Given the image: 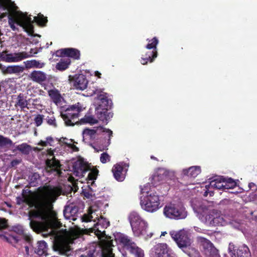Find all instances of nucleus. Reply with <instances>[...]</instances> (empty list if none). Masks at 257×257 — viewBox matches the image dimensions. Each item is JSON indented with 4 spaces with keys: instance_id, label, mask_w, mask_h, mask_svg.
<instances>
[{
    "instance_id": "f257e3e1",
    "label": "nucleus",
    "mask_w": 257,
    "mask_h": 257,
    "mask_svg": "<svg viewBox=\"0 0 257 257\" xmlns=\"http://www.w3.org/2000/svg\"><path fill=\"white\" fill-rule=\"evenodd\" d=\"M37 190V193L32 198L26 195L24 193L26 190H23L22 196L25 199L24 203L31 208L34 207L36 208V210L30 211V217L46 221L49 219L53 208L52 203L60 195V190L56 187L45 185L39 187Z\"/></svg>"
},
{
    "instance_id": "f03ea898",
    "label": "nucleus",
    "mask_w": 257,
    "mask_h": 257,
    "mask_svg": "<svg viewBox=\"0 0 257 257\" xmlns=\"http://www.w3.org/2000/svg\"><path fill=\"white\" fill-rule=\"evenodd\" d=\"M170 234L178 246L189 256L199 257L200 253L198 250L194 248H190L191 239L188 237L187 231L184 230H172L170 232Z\"/></svg>"
},
{
    "instance_id": "7ed1b4c3",
    "label": "nucleus",
    "mask_w": 257,
    "mask_h": 257,
    "mask_svg": "<svg viewBox=\"0 0 257 257\" xmlns=\"http://www.w3.org/2000/svg\"><path fill=\"white\" fill-rule=\"evenodd\" d=\"M82 110V105L78 102L69 105L66 109L61 112V116L67 126H74L79 121L80 113Z\"/></svg>"
},
{
    "instance_id": "20e7f679",
    "label": "nucleus",
    "mask_w": 257,
    "mask_h": 257,
    "mask_svg": "<svg viewBox=\"0 0 257 257\" xmlns=\"http://www.w3.org/2000/svg\"><path fill=\"white\" fill-rule=\"evenodd\" d=\"M128 220L132 230L136 236L148 235L147 233V222L142 218L138 212L136 211L131 212L128 216Z\"/></svg>"
},
{
    "instance_id": "39448f33",
    "label": "nucleus",
    "mask_w": 257,
    "mask_h": 257,
    "mask_svg": "<svg viewBox=\"0 0 257 257\" xmlns=\"http://www.w3.org/2000/svg\"><path fill=\"white\" fill-rule=\"evenodd\" d=\"M141 205L142 208L148 212L157 211L161 207L159 195L156 192H147V195L141 198Z\"/></svg>"
},
{
    "instance_id": "423d86ee",
    "label": "nucleus",
    "mask_w": 257,
    "mask_h": 257,
    "mask_svg": "<svg viewBox=\"0 0 257 257\" xmlns=\"http://www.w3.org/2000/svg\"><path fill=\"white\" fill-rule=\"evenodd\" d=\"M165 215L170 219H182L186 217L187 212L185 207L179 204H169L164 208Z\"/></svg>"
},
{
    "instance_id": "0eeeda50",
    "label": "nucleus",
    "mask_w": 257,
    "mask_h": 257,
    "mask_svg": "<svg viewBox=\"0 0 257 257\" xmlns=\"http://www.w3.org/2000/svg\"><path fill=\"white\" fill-rule=\"evenodd\" d=\"M53 249L61 255L67 257L71 255L72 250L68 240L63 237L56 238L53 242Z\"/></svg>"
},
{
    "instance_id": "6e6552de",
    "label": "nucleus",
    "mask_w": 257,
    "mask_h": 257,
    "mask_svg": "<svg viewBox=\"0 0 257 257\" xmlns=\"http://www.w3.org/2000/svg\"><path fill=\"white\" fill-rule=\"evenodd\" d=\"M112 243V240L108 241L106 246L103 248L100 252L95 249H90L79 257H97L98 255L99 257H114L111 248Z\"/></svg>"
},
{
    "instance_id": "1a4fd4ad",
    "label": "nucleus",
    "mask_w": 257,
    "mask_h": 257,
    "mask_svg": "<svg viewBox=\"0 0 257 257\" xmlns=\"http://www.w3.org/2000/svg\"><path fill=\"white\" fill-rule=\"evenodd\" d=\"M37 53V50L33 48L31 49L29 52H22L13 54L10 53L6 55V61L8 62H19L24 59L32 57Z\"/></svg>"
},
{
    "instance_id": "9d476101",
    "label": "nucleus",
    "mask_w": 257,
    "mask_h": 257,
    "mask_svg": "<svg viewBox=\"0 0 257 257\" xmlns=\"http://www.w3.org/2000/svg\"><path fill=\"white\" fill-rule=\"evenodd\" d=\"M128 165L123 162L114 165L112 169L113 176L118 181H122L125 178Z\"/></svg>"
},
{
    "instance_id": "9b49d317",
    "label": "nucleus",
    "mask_w": 257,
    "mask_h": 257,
    "mask_svg": "<svg viewBox=\"0 0 257 257\" xmlns=\"http://www.w3.org/2000/svg\"><path fill=\"white\" fill-rule=\"evenodd\" d=\"M150 255V257H169L168 245L165 243L156 244L151 249Z\"/></svg>"
},
{
    "instance_id": "f8f14e48",
    "label": "nucleus",
    "mask_w": 257,
    "mask_h": 257,
    "mask_svg": "<svg viewBox=\"0 0 257 257\" xmlns=\"http://www.w3.org/2000/svg\"><path fill=\"white\" fill-rule=\"evenodd\" d=\"M10 5L8 6L10 9V14L8 17V23L12 30L18 31V28L15 25L16 24L17 26H19V20L18 17V7L15 4L14 5Z\"/></svg>"
},
{
    "instance_id": "ddd939ff",
    "label": "nucleus",
    "mask_w": 257,
    "mask_h": 257,
    "mask_svg": "<svg viewBox=\"0 0 257 257\" xmlns=\"http://www.w3.org/2000/svg\"><path fill=\"white\" fill-rule=\"evenodd\" d=\"M109 221L103 217L101 216L99 218H98V221L94 226V230L96 235L99 238L101 239L102 237L107 238L105 230L99 229V226H100L102 229H105L109 226Z\"/></svg>"
},
{
    "instance_id": "4468645a",
    "label": "nucleus",
    "mask_w": 257,
    "mask_h": 257,
    "mask_svg": "<svg viewBox=\"0 0 257 257\" xmlns=\"http://www.w3.org/2000/svg\"><path fill=\"white\" fill-rule=\"evenodd\" d=\"M170 173L169 170L165 168H158L152 176L151 184L153 186H157L167 178Z\"/></svg>"
},
{
    "instance_id": "2eb2a0df",
    "label": "nucleus",
    "mask_w": 257,
    "mask_h": 257,
    "mask_svg": "<svg viewBox=\"0 0 257 257\" xmlns=\"http://www.w3.org/2000/svg\"><path fill=\"white\" fill-rule=\"evenodd\" d=\"M70 81L75 89L80 90H84L88 84L85 76L82 74L75 75Z\"/></svg>"
},
{
    "instance_id": "dca6fc26",
    "label": "nucleus",
    "mask_w": 257,
    "mask_h": 257,
    "mask_svg": "<svg viewBox=\"0 0 257 257\" xmlns=\"http://www.w3.org/2000/svg\"><path fill=\"white\" fill-rule=\"evenodd\" d=\"M18 17L19 20V26L23 27L25 30L33 29L32 23L34 21L32 20L31 16H28L26 13L18 11Z\"/></svg>"
},
{
    "instance_id": "f3484780",
    "label": "nucleus",
    "mask_w": 257,
    "mask_h": 257,
    "mask_svg": "<svg viewBox=\"0 0 257 257\" xmlns=\"http://www.w3.org/2000/svg\"><path fill=\"white\" fill-rule=\"evenodd\" d=\"M46 169L48 171L60 172L61 166L60 161L56 159L53 154H50L49 158L46 160Z\"/></svg>"
},
{
    "instance_id": "a211bd4d",
    "label": "nucleus",
    "mask_w": 257,
    "mask_h": 257,
    "mask_svg": "<svg viewBox=\"0 0 257 257\" xmlns=\"http://www.w3.org/2000/svg\"><path fill=\"white\" fill-rule=\"evenodd\" d=\"M78 211V207L72 204L65 207L63 214L66 219L75 221L77 219Z\"/></svg>"
},
{
    "instance_id": "6ab92c4d",
    "label": "nucleus",
    "mask_w": 257,
    "mask_h": 257,
    "mask_svg": "<svg viewBox=\"0 0 257 257\" xmlns=\"http://www.w3.org/2000/svg\"><path fill=\"white\" fill-rule=\"evenodd\" d=\"M95 113L99 120L105 124L109 122L113 114L112 112L109 110V109L101 108L100 107H96Z\"/></svg>"
},
{
    "instance_id": "aec40b11",
    "label": "nucleus",
    "mask_w": 257,
    "mask_h": 257,
    "mask_svg": "<svg viewBox=\"0 0 257 257\" xmlns=\"http://www.w3.org/2000/svg\"><path fill=\"white\" fill-rule=\"evenodd\" d=\"M97 106L104 109H110L112 105V100L108 98L107 93L100 94L97 96Z\"/></svg>"
},
{
    "instance_id": "412c9836",
    "label": "nucleus",
    "mask_w": 257,
    "mask_h": 257,
    "mask_svg": "<svg viewBox=\"0 0 257 257\" xmlns=\"http://www.w3.org/2000/svg\"><path fill=\"white\" fill-rule=\"evenodd\" d=\"M89 169L90 167L88 164L82 159L77 160L73 165L74 172L77 174H80L81 175H83ZM77 175H78V174H77Z\"/></svg>"
},
{
    "instance_id": "4be33fe9",
    "label": "nucleus",
    "mask_w": 257,
    "mask_h": 257,
    "mask_svg": "<svg viewBox=\"0 0 257 257\" xmlns=\"http://www.w3.org/2000/svg\"><path fill=\"white\" fill-rule=\"evenodd\" d=\"M201 173V169L199 166H192L188 169L182 170V176L184 179L189 178H195Z\"/></svg>"
},
{
    "instance_id": "5701e85b",
    "label": "nucleus",
    "mask_w": 257,
    "mask_h": 257,
    "mask_svg": "<svg viewBox=\"0 0 257 257\" xmlns=\"http://www.w3.org/2000/svg\"><path fill=\"white\" fill-rule=\"evenodd\" d=\"M229 252L232 253V257H251V253L248 247L245 245L239 247L236 251L235 250H231L230 247L229 248Z\"/></svg>"
},
{
    "instance_id": "b1692460",
    "label": "nucleus",
    "mask_w": 257,
    "mask_h": 257,
    "mask_svg": "<svg viewBox=\"0 0 257 257\" xmlns=\"http://www.w3.org/2000/svg\"><path fill=\"white\" fill-rule=\"evenodd\" d=\"M29 77L33 81L41 84L46 81L47 74L41 71L34 70L30 74Z\"/></svg>"
},
{
    "instance_id": "393cba45",
    "label": "nucleus",
    "mask_w": 257,
    "mask_h": 257,
    "mask_svg": "<svg viewBox=\"0 0 257 257\" xmlns=\"http://www.w3.org/2000/svg\"><path fill=\"white\" fill-rule=\"evenodd\" d=\"M210 182L209 188H213L216 190H225L224 178L222 176H216Z\"/></svg>"
},
{
    "instance_id": "a878e982",
    "label": "nucleus",
    "mask_w": 257,
    "mask_h": 257,
    "mask_svg": "<svg viewBox=\"0 0 257 257\" xmlns=\"http://www.w3.org/2000/svg\"><path fill=\"white\" fill-rule=\"evenodd\" d=\"M117 240L124 248L128 250L132 246H135L136 243L132 241L130 237L124 234H120L117 236Z\"/></svg>"
},
{
    "instance_id": "bb28decb",
    "label": "nucleus",
    "mask_w": 257,
    "mask_h": 257,
    "mask_svg": "<svg viewBox=\"0 0 257 257\" xmlns=\"http://www.w3.org/2000/svg\"><path fill=\"white\" fill-rule=\"evenodd\" d=\"M14 2L11 0H0V10L5 11L0 15V21L5 17L8 16L10 14V9L8 6L14 5Z\"/></svg>"
},
{
    "instance_id": "cd10ccee",
    "label": "nucleus",
    "mask_w": 257,
    "mask_h": 257,
    "mask_svg": "<svg viewBox=\"0 0 257 257\" xmlns=\"http://www.w3.org/2000/svg\"><path fill=\"white\" fill-rule=\"evenodd\" d=\"M157 56V50L149 51L141 58L140 62L142 64L146 65L148 62H153Z\"/></svg>"
},
{
    "instance_id": "c85d7f7f",
    "label": "nucleus",
    "mask_w": 257,
    "mask_h": 257,
    "mask_svg": "<svg viewBox=\"0 0 257 257\" xmlns=\"http://www.w3.org/2000/svg\"><path fill=\"white\" fill-rule=\"evenodd\" d=\"M47 251V243L44 240L38 241L37 247L35 248V252L39 256H46L48 254Z\"/></svg>"
},
{
    "instance_id": "c756f323",
    "label": "nucleus",
    "mask_w": 257,
    "mask_h": 257,
    "mask_svg": "<svg viewBox=\"0 0 257 257\" xmlns=\"http://www.w3.org/2000/svg\"><path fill=\"white\" fill-rule=\"evenodd\" d=\"M24 63L27 69H30L32 68H42L45 65L44 63L35 59L27 60L24 62Z\"/></svg>"
},
{
    "instance_id": "7c9ffc66",
    "label": "nucleus",
    "mask_w": 257,
    "mask_h": 257,
    "mask_svg": "<svg viewBox=\"0 0 257 257\" xmlns=\"http://www.w3.org/2000/svg\"><path fill=\"white\" fill-rule=\"evenodd\" d=\"M64 52L66 54L65 56L66 57H71L75 60H79L80 59V53L78 49L73 48H66Z\"/></svg>"
},
{
    "instance_id": "2f4dec72",
    "label": "nucleus",
    "mask_w": 257,
    "mask_h": 257,
    "mask_svg": "<svg viewBox=\"0 0 257 257\" xmlns=\"http://www.w3.org/2000/svg\"><path fill=\"white\" fill-rule=\"evenodd\" d=\"M70 64L71 60L69 58H62L57 63L56 68L60 71H64L69 67Z\"/></svg>"
},
{
    "instance_id": "473e14b6",
    "label": "nucleus",
    "mask_w": 257,
    "mask_h": 257,
    "mask_svg": "<svg viewBox=\"0 0 257 257\" xmlns=\"http://www.w3.org/2000/svg\"><path fill=\"white\" fill-rule=\"evenodd\" d=\"M128 251L130 252L132 257H144V251L140 247L137 246L136 244L135 246H132Z\"/></svg>"
},
{
    "instance_id": "72a5a7b5",
    "label": "nucleus",
    "mask_w": 257,
    "mask_h": 257,
    "mask_svg": "<svg viewBox=\"0 0 257 257\" xmlns=\"http://www.w3.org/2000/svg\"><path fill=\"white\" fill-rule=\"evenodd\" d=\"M34 21H35L39 26L41 27H45L48 22L47 18L44 17L43 15L39 13L37 16L34 18Z\"/></svg>"
},
{
    "instance_id": "f704fd0d",
    "label": "nucleus",
    "mask_w": 257,
    "mask_h": 257,
    "mask_svg": "<svg viewBox=\"0 0 257 257\" xmlns=\"http://www.w3.org/2000/svg\"><path fill=\"white\" fill-rule=\"evenodd\" d=\"M48 94L53 102L55 103L59 102L61 100V95L58 90L51 89L48 91Z\"/></svg>"
},
{
    "instance_id": "c9c22d12",
    "label": "nucleus",
    "mask_w": 257,
    "mask_h": 257,
    "mask_svg": "<svg viewBox=\"0 0 257 257\" xmlns=\"http://www.w3.org/2000/svg\"><path fill=\"white\" fill-rule=\"evenodd\" d=\"M28 178L31 186H37L40 179V176L38 173H32L29 175Z\"/></svg>"
},
{
    "instance_id": "e433bc0d",
    "label": "nucleus",
    "mask_w": 257,
    "mask_h": 257,
    "mask_svg": "<svg viewBox=\"0 0 257 257\" xmlns=\"http://www.w3.org/2000/svg\"><path fill=\"white\" fill-rule=\"evenodd\" d=\"M24 96V94L20 93L17 97V105L20 107L21 109L28 108V101Z\"/></svg>"
},
{
    "instance_id": "4c0bfd02",
    "label": "nucleus",
    "mask_w": 257,
    "mask_h": 257,
    "mask_svg": "<svg viewBox=\"0 0 257 257\" xmlns=\"http://www.w3.org/2000/svg\"><path fill=\"white\" fill-rule=\"evenodd\" d=\"M97 120L93 116L85 115L84 117L81 118L80 120L79 119L78 123L80 124L86 123L94 124L97 123Z\"/></svg>"
},
{
    "instance_id": "58836bf2",
    "label": "nucleus",
    "mask_w": 257,
    "mask_h": 257,
    "mask_svg": "<svg viewBox=\"0 0 257 257\" xmlns=\"http://www.w3.org/2000/svg\"><path fill=\"white\" fill-rule=\"evenodd\" d=\"M192 205L194 211L198 213L204 212L207 210V207L202 201L193 202Z\"/></svg>"
},
{
    "instance_id": "ea45409f",
    "label": "nucleus",
    "mask_w": 257,
    "mask_h": 257,
    "mask_svg": "<svg viewBox=\"0 0 257 257\" xmlns=\"http://www.w3.org/2000/svg\"><path fill=\"white\" fill-rule=\"evenodd\" d=\"M23 71V68L18 65L8 66L4 72L8 74L17 73Z\"/></svg>"
},
{
    "instance_id": "a19ab883",
    "label": "nucleus",
    "mask_w": 257,
    "mask_h": 257,
    "mask_svg": "<svg viewBox=\"0 0 257 257\" xmlns=\"http://www.w3.org/2000/svg\"><path fill=\"white\" fill-rule=\"evenodd\" d=\"M198 240L202 245L205 252L206 250H208L213 245V243L209 240L202 236L198 237Z\"/></svg>"
},
{
    "instance_id": "79ce46f5",
    "label": "nucleus",
    "mask_w": 257,
    "mask_h": 257,
    "mask_svg": "<svg viewBox=\"0 0 257 257\" xmlns=\"http://www.w3.org/2000/svg\"><path fill=\"white\" fill-rule=\"evenodd\" d=\"M147 41L148 42V44L146 46L147 49L157 50V46L159 43V41L157 37H155L152 39H147Z\"/></svg>"
},
{
    "instance_id": "37998d69",
    "label": "nucleus",
    "mask_w": 257,
    "mask_h": 257,
    "mask_svg": "<svg viewBox=\"0 0 257 257\" xmlns=\"http://www.w3.org/2000/svg\"><path fill=\"white\" fill-rule=\"evenodd\" d=\"M96 131L94 129L85 128L83 131V137L85 139L91 140L95 138Z\"/></svg>"
},
{
    "instance_id": "c03bdc74",
    "label": "nucleus",
    "mask_w": 257,
    "mask_h": 257,
    "mask_svg": "<svg viewBox=\"0 0 257 257\" xmlns=\"http://www.w3.org/2000/svg\"><path fill=\"white\" fill-rule=\"evenodd\" d=\"M18 150L20 151L22 153L28 155L30 153L31 151V146L28 145L26 143H23L17 147Z\"/></svg>"
},
{
    "instance_id": "a18cd8bd",
    "label": "nucleus",
    "mask_w": 257,
    "mask_h": 257,
    "mask_svg": "<svg viewBox=\"0 0 257 257\" xmlns=\"http://www.w3.org/2000/svg\"><path fill=\"white\" fill-rule=\"evenodd\" d=\"M98 173V170L96 169L91 170L88 174L87 180V183H90L91 185L94 183Z\"/></svg>"
},
{
    "instance_id": "49530a36",
    "label": "nucleus",
    "mask_w": 257,
    "mask_h": 257,
    "mask_svg": "<svg viewBox=\"0 0 257 257\" xmlns=\"http://www.w3.org/2000/svg\"><path fill=\"white\" fill-rule=\"evenodd\" d=\"M224 188L225 190L233 189L236 186V183L231 178H224Z\"/></svg>"
},
{
    "instance_id": "de8ad7c7",
    "label": "nucleus",
    "mask_w": 257,
    "mask_h": 257,
    "mask_svg": "<svg viewBox=\"0 0 257 257\" xmlns=\"http://www.w3.org/2000/svg\"><path fill=\"white\" fill-rule=\"evenodd\" d=\"M208 257H220L218 250L213 245L208 250H206L205 252Z\"/></svg>"
},
{
    "instance_id": "09e8293b",
    "label": "nucleus",
    "mask_w": 257,
    "mask_h": 257,
    "mask_svg": "<svg viewBox=\"0 0 257 257\" xmlns=\"http://www.w3.org/2000/svg\"><path fill=\"white\" fill-rule=\"evenodd\" d=\"M4 238L6 241L12 244L17 243L21 240V237L12 234L9 235L8 236H5Z\"/></svg>"
},
{
    "instance_id": "8fccbe9b",
    "label": "nucleus",
    "mask_w": 257,
    "mask_h": 257,
    "mask_svg": "<svg viewBox=\"0 0 257 257\" xmlns=\"http://www.w3.org/2000/svg\"><path fill=\"white\" fill-rule=\"evenodd\" d=\"M93 212H94L91 207H89L88 210V213L83 214L81 217L82 222H88L92 220L93 216L92 214Z\"/></svg>"
},
{
    "instance_id": "3c124183",
    "label": "nucleus",
    "mask_w": 257,
    "mask_h": 257,
    "mask_svg": "<svg viewBox=\"0 0 257 257\" xmlns=\"http://www.w3.org/2000/svg\"><path fill=\"white\" fill-rule=\"evenodd\" d=\"M13 145L12 141L4 136L0 135V147H3L7 146H11Z\"/></svg>"
},
{
    "instance_id": "603ef678",
    "label": "nucleus",
    "mask_w": 257,
    "mask_h": 257,
    "mask_svg": "<svg viewBox=\"0 0 257 257\" xmlns=\"http://www.w3.org/2000/svg\"><path fill=\"white\" fill-rule=\"evenodd\" d=\"M46 120L48 124L52 125L54 127H56L57 126L56 119L53 115H50L47 116Z\"/></svg>"
},
{
    "instance_id": "864d4df0",
    "label": "nucleus",
    "mask_w": 257,
    "mask_h": 257,
    "mask_svg": "<svg viewBox=\"0 0 257 257\" xmlns=\"http://www.w3.org/2000/svg\"><path fill=\"white\" fill-rule=\"evenodd\" d=\"M100 160L102 163L105 164L110 161V156L107 153L104 152L101 154Z\"/></svg>"
},
{
    "instance_id": "5fc2aeb1",
    "label": "nucleus",
    "mask_w": 257,
    "mask_h": 257,
    "mask_svg": "<svg viewBox=\"0 0 257 257\" xmlns=\"http://www.w3.org/2000/svg\"><path fill=\"white\" fill-rule=\"evenodd\" d=\"M44 115L42 114H38L34 118L35 123L37 126H40L43 121Z\"/></svg>"
},
{
    "instance_id": "6e6d98bb",
    "label": "nucleus",
    "mask_w": 257,
    "mask_h": 257,
    "mask_svg": "<svg viewBox=\"0 0 257 257\" xmlns=\"http://www.w3.org/2000/svg\"><path fill=\"white\" fill-rule=\"evenodd\" d=\"M31 224L33 228L38 230H41L43 227L42 223L38 221H31Z\"/></svg>"
},
{
    "instance_id": "4d7b16f0",
    "label": "nucleus",
    "mask_w": 257,
    "mask_h": 257,
    "mask_svg": "<svg viewBox=\"0 0 257 257\" xmlns=\"http://www.w3.org/2000/svg\"><path fill=\"white\" fill-rule=\"evenodd\" d=\"M8 227V221L5 218H0V230L7 229Z\"/></svg>"
},
{
    "instance_id": "13d9d810",
    "label": "nucleus",
    "mask_w": 257,
    "mask_h": 257,
    "mask_svg": "<svg viewBox=\"0 0 257 257\" xmlns=\"http://www.w3.org/2000/svg\"><path fill=\"white\" fill-rule=\"evenodd\" d=\"M66 49V48L64 49H61L60 50H58L56 51L55 53V54L56 56L57 57H63L65 56V53L64 52V50Z\"/></svg>"
},
{
    "instance_id": "bf43d9fd",
    "label": "nucleus",
    "mask_w": 257,
    "mask_h": 257,
    "mask_svg": "<svg viewBox=\"0 0 257 257\" xmlns=\"http://www.w3.org/2000/svg\"><path fill=\"white\" fill-rule=\"evenodd\" d=\"M101 129L102 132L108 134V137H109L108 141L109 142L110 140V137L112 136V131H111L110 129L104 128L103 127H101Z\"/></svg>"
},
{
    "instance_id": "052dcab7",
    "label": "nucleus",
    "mask_w": 257,
    "mask_h": 257,
    "mask_svg": "<svg viewBox=\"0 0 257 257\" xmlns=\"http://www.w3.org/2000/svg\"><path fill=\"white\" fill-rule=\"evenodd\" d=\"M222 220H223V218L222 217H216L215 218H214L212 219V221L214 224H216L217 225H222Z\"/></svg>"
},
{
    "instance_id": "680f3d73",
    "label": "nucleus",
    "mask_w": 257,
    "mask_h": 257,
    "mask_svg": "<svg viewBox=\"0 0 257 257\" xmlns=\"http://www.w3.org/2000/svg\"><path fill=\"white\" fill-rule=\"evenodd\" d=\"M16 201H17V204L21 205L23 203H24L25 199H24V197L23 196L22 197H17L16 198Z\"/></svg>"
},
{
    "instance_id": "e2e57ef3",
    "label": "nucleus",
    "mask_w": 257,
    "mask_h": 257,
    "mask_svg": "<svg viewBox=\"0 0 257 257\" xmlns=\"http://www.w3.org/2000/svg\"><path fill=\"white\" fill-rule=\"evenodd\" d=\"M14 229L15 232H17L20 234H22L24 232V230L21 226L15 227Z\"/></svg>"
},
{
    "instance_id": "0e129e2a",
    "label": "nucleus",
    "mask_w": 257,
    "mask_h": 257,
    "mask_svg": "<svg viewBox=\"0 0 257 257\" xmlns=\"http://www.w3.org/2000/svg\"><path fill=\"white\" fill-rule=\"evenodd\" d=\"M22 239L24 241L27 242L30 244H31L32 241V239L31 237L28 236H26L24 237H23Z\"/></svg>"
},
{
    "instance_id": "69168bd1",
    "label": "nucleus",
    "mask_w": 257,
    "mask_h": 257,
    "mask_svg": "<svg viewBox=\"0 0 257 257\" xmlns=\"http://www.w3.org/2000/svg\"><path fill=\"white\" fill-rule=\"evenodd\" d=\"M46 141L48 145H49L51 146L52 143L54 142V140L52 137H48L46 138Z\"/></svg>"
},
{
    "instance_id": "338daca9",
    "label": "nucleus",
    "mask_w": 257,
    "mask_h": 257,
    "mask_svg": "<svg viewBox=\"0 0 257 257\" xmlns=\"http://www.w3.org/2000/svg\"><path fill=\"white\" fill-rule=\"evenodd\" d=\"M38 145L39 146H41L42 147H46V146H48L46 141H42V140L40 141L38 143Z\"/></svg>"
},
{
    "instance_id": "774afa93",
    "label": "nucleus",
    "mask_w": 257,
    "mask_h": 257,
    "mask_svg": "<svg viewBox=\"0 0 257 257\" xmlns=\"http://www.w3.org/2000/svg\"><path fill=\"white\" fill-rule=\"evenodd\" d=\"M83 192L84 196L87 198H89L91 196V194L89 192H85L84 190H83Z\"/></svg>"
}]
</instances>
